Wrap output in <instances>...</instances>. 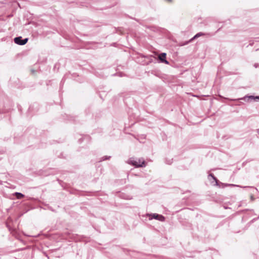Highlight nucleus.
Segmentation results:
<instances>
[{
	"label": "nucleus",
	"instance_id": "obj_8",
	"mask_svg": "<svg viewBox=\"0 0 259 259\" xmlns=\"http://www.w3.org/2000/svg\"><path fill=\"white\" fill-rule=\"evenodd\" d=\"M209 176V177H212V179H213L215 181V182H216V184H217V185H218V180H217V178H216L213 176V174H209V176Z\"/></svg>",
	"mask_w": 259,
	"mask_h": 259
},
{
	"label": "nucleus",
	"instance_id": "obj_1",
	"mask_svg": "<svg viewBox=\"0 0 259 259\" xmlns=\"http://www.w3.org/2000/svg\"><path fill=\"white\" fill-rule=\"evenodd\" d=\"M127 163L137 167H143L146 166L145 161L143 158L136 159H135L134 158H130L128 160Z\"/></svg>",
	"mask_w": 259,
	"mask_h": 259
},
{
	"label": "nucleus",
	"instance_id": "obj_6",
	"mask_svg": "<svg viewBox=\"0 0 259 259\" xmlns=\"http://www.w3.org/2000/svg\"><path fill=\"white\" fill-rule=\"evenodd\" d=\"M205 35V33H202V32H199L198 33H197L193 37H192L189 41H192L193 40L201 36H203V35Z\"/></svg>",
	"mask_w": 259,
	"mask_h": 259
},
{
	"label": "nucleus",
	"instance_id": "obj_10",
	"mask_svg": "<svg viewBox=\"0 0 259 259\" xmlns=\"http://www.w3.org/2000/svg\"><path fill=\"white\" fill-rule=\"evenodd\" d=\"M226 186H237V187L239 186L238 185H234V184H226Z\"/></svg>",
	"mask_w": 259,
	"mask_h": 259
},
{
	"label": "nucleus",
	"instance_id": "obj_3",
	"mask_svg": "<svg viewBox=\"0 0 259 259\" xmlns=\"http://www.w3.org/2000/svg\"><path fill=\"white\" fill-rule=\"evenodd\" d=\"M226 99L227 100H230V101H236V100H244L245 101L248 102L249 99H251V100L259 99V96H246L243 98H240L238 99H230L229 98H226Z\"/></svg>",
	"mask_w": 259,
	"mask_h": 259
},
{
	"label": "nucleus",
	"instance_id": "obj_2",
	"mask_svg": "<svg viewBox=\"0 0 259 259\" xmlns=\"http://www.w3.org/2000/svg\"><path fill=\"white\" fill-rule=\"evenodd\" d=\"M147 215L149 217V220L154 219L161 222L165 220V218L163 215L157 213L147 214Z\"/></svg>",
	"mask_w": 259,
	"mask_h": 259
},
{
	"label": "nucleus",
	"instance_id": "obj_5",
	"mask_svg": "<svg viewBox=\"0 0 259 259\" xmlns=\"http://www.w3.org/2000/svg\"><path fill=\"white\" fill-rule=\"evenodd\" d=\"M166 53H161L159 56H158V58L160 60V62H162V63H164L165 64H169V62L168 61H167L166 59H165V58H166Z\"/></svg>",
	"mask_w": 259,
	"mask_h": 259
},
{
	"label": "nucleus",
	"instance_id": "obj_9",
	"mask_svg": "<svg viewBox=\"0 0 259 259\" xmlns=\"http://www.w3.org/2000/svg\"><path fill=\"white\" fill-rule=\"evenodd\" d=\"M110 158V156H104L102 158V160H105L109 159Z\"/></svg>",
	"mask_w": 259,
	"mask_h": 259
},
{
	"label": "nucleus",
	"instance_id": "obj_7",
	"mask_svg": "<svg viewBox=\"0 0 259 259\" xmlns=\"http://www.w3.org/2000/svg\"><path fill=\"white\" fill-rule=\"evenodd\" d=\"M15 195L18 199H21L24 197V195L21 193L16 192Z\"/></svg>",
	"mask_w": 259,
	"mask_h": 259
},
{
	"label": "nucleus",
	"instance_id": "obj_4",
	"mask_svg": "<svg viewBox=\"0 0 259 259\" xmlns=\"http://www.w3.org/2000/svg\"><path fill=\"white\" fill-rule=\"evenodd\" d=\"M14 42L16 44L19 45H24L26 44L28 40V38H26L25 39H22L21 36L17 37L14 38Z\"/></svg>",
	"mask_w": 259,
	"mask_h": 259
}]
</instances>
